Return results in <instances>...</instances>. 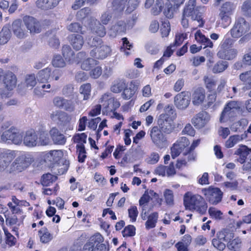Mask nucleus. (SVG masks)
Returning a JSON list of instances; mask_svg holds the SVG:
<instances>
[{"label": "nucleus", "mask_w": 251, "mask_h": 251, "mask_svg": "<svg viewBox=\"0 0 251 251\" xmlns=\"http://www.w3.org/2000/svg\"><path fill=\"white\" fill-rule=\"evenodd\" d=\"M184 205L186 209L196 210L198 213L204 214L207 209V205L204 199L199 195H192L186 193L184 196Z\"/></svg>", "instance_id": "obj_1"}, {"label": "nucleus", "mask_w": 251, "mask_h": 251, "mask_svg": "<svg viewBox=\"0 0 251 251\" xmlns=\"http://www.w3.org/2000/svg\"><path fill=\"white\" fill-rule=\"evenodd\" d=\"M34 161L32 155L29 153L23 152L16 157L7 170L10 174H16L25 170Z\"/></svg>", "instance_id": "obj_2"}, {"label": "nucleus", "mask_w": 251, "mask_h": 251, "mask_svg": "<svg viewBox=\"0 0 251 251\" xmlns=\"http://www.w3.org/2000/svg\"><path fill=\"white\" fill-rule=\"evenodd\" d=\"M196 0H189L183 9L182 13L184 16L190 18L192 21L198 23V26L202 27L204 21L203 20L202 12L203 6H196Z\"/></svg>", "instance_id": "obj_3"}, {"label": "nucleus", "mask_w": 251, "mask_h": 251, "mask_svg": "<svg viewBox=\"0 0 251 251\" xmlns=\"http://www.w3.org/2000/svg\"><path fill=\"white\" fill-rule=\"evenodd\" d=\"M241 111V103L239 101L230 100L226 103L221 114L220 121L222 123L232 121Z\"/></svg>", "instance_id": "obj_4"}, {"label": "nucleus", "mask_w": 251, "mask_h": 251, "mask_svg": "<svg viewBox=\"0 0 251 251\" xmlns=\"http://www.w3.org/2000/svg\"><path fill=\"white\" fill-rule=\"evenodd\" d=\"M23 134L14 126L4 131L1 135V139L3 142L9 143L10 142L19 145L23 142Z\"/></svg>", "instance_id": "obj_5"}, {"label": "nucleus", "mask_w": 251, "mask_h": 251, "mask_svg": "<svg viewBox=\"0 0 251 251\" xmlns=\"http://www.w3.org/2000/svg\"><path fill=\"white\" fill-rule=\"evenodd\" d=\"M250 30L249 24L243 17H238L235 20L233 26L230 30L232 37L238 38Z\"/></svg>", "instance_id": "obj_6"}, {"label": "nucleus", "mask_w": 251, "mask_h": 251, "mask_svg": "<svg viewBox=\"0 0 251 251\" xmlns=\"http://www.w3.org/2000/svg\"><path fill=\"white\" fill-rule=\"evenodd\" d=\"M235 9L234 4L230 2H226L223 4L219 9V18L222 23L226 26L229 25L231 22L230 16Z\"/></svg>", "instance_id": "obj_7"}, {"label": "nucleus", "mask_w": 251, "mask_h": 251, "mask_svg": "<svg viewBox=\"0 0 251 251\" xmlns=\"http://www.w3.org/2000/svg\"><path fill=\"white\" fill-rule=\"evenodd\" d=\"M202 191L207 200L213 205H216L222 201L223 192L218 188L209 187L203 189Z\"/></svg>", "instance_id": "obj_8"}, {"label": "nucleus", "mask_w": 251, "mask_h": 251, "mask_svg": "<svg viewBox=\"0 0 251 251\" xmlns=\"http://www.w3.org/2000/svg\"><path fill=\"white\" fill-rule=\"evenodd\" d=\"M16 157V151L6 150L0 153V172L5 170L10 165L12 161Z\"/></svg>", "instance_id": "obj_9"}, {"label": "nucleus", "mask_w": 251, "mask_h": 251, "mask_svg": "<svg viewBox=\"0 0 251 251\" xmlns=\"http://www.w3.org/2000/svg\"><path fill=\"white\" fill-rule=\"evenodd\" d=\"M190 95L188 92L183 91L174 97V104L179 109H185L190 102Z\"/></svg>", "instance_id": "obj_10"}, {"label": "nucleus", "mask_w": 251, "mask_h": 251, "mask_svg": "<svg viewBox=\"0 0 251 251\" xmlns=\"http://www.w3.org/2000/svg\"><path fill=\"white\" fill-rule=\"evenodd\" d=\"M157 124L161 130L164 133L169 134L174 130L173 121L168 114L160 115L157 120Z\"/></svg>", "instance_id": "obj_11"}, {"label": "nucleus", "mask_w": 251, "mask_h": 251, "mask_svg": "<svg viewBox=\"0 0 251 251\" xmlns=\"http://www.w3.org/2000/svg\"><path fill=\"white\" fill-rule=\"evenodd\" d=\"M23 21L30 33L35 34L41 32V24L34 17L29 16H25L23 18Z\"/></svg>", "instance_id": "obj_12"}, {"label": "nucleus", "mask_w": 251, "mask_h": 251, "mask_svg": "<svg viewBox=\"0 0 251 251\" xmlns=\"http://www.w3.org/2000/svg\"><path fill=\"white\" fill-rule=\"evenodd\" d=\"M150 136L152 142L159 148L162 147L166 141L162 131L157 126H153L150 130Z\"/></svg>", "instance_id": "obj_13"}, {"label": "nucleus", "mask_w": 251, "mask_h": 251, "mask_svg": "<svg viewBox=\"0 0 251 251\" xmlns=\"http://www.w3.org/2000/svg\"><path fill=\"white\" fill-rule=\"evenodd\" d=\"M111 51V49L109 46L103 45L92 50L90 51V54L91 56L95 58L103 59L110 55Z\"/></svg>", "instance_id": "obj_14"}, {"label": "nucleus", "mask_w": 251, "mask_h": 251, "mask_svg": "<svg viewBox=\"0 0 251 251\" xmlns=\"http://www.w3.org/2000/svg\"><path fill=\"white\" fill-rule=\"evenodd\" d=\"M89 20V25L92 32L100 37H104L106 33L105 27L93 17H90Z\"/></svg>", "instance_id": "obj_15"}, {"label": "nucleus", "mask_w": 251, "mask_h": 251, "mask_svg": "<svg viewBox=\"0 0 251 251\" xmlns=\"http://www.w3.org/2000/svg\"><path fill=\"white\" fill-rule=\"evenodd\" d=\"M50 118L53 121L60 125H66L69 123L71 119L70 116L67 113L60 110L52 111L50 113Z\"/></svg>", "instance_id": "obj_16"}, {"label": "nucleus", "mask_w": 251, "mask_h": 251, "mask_svg": "<svg viewBox=\"0 0 251 251\" xmlns=\"http://www.w3.org/2000/svg\"><path fill=\"white\" fill-rule=\"evenodd\" d=\"M210 116L208 113L201 111L197 114L192 119V123L198 128H201L208 123Z\"/></svg>", "instance_id": "obj_17"}, {"label": "nucleus", "mask_w": 251, "mask_h": 251, "mask_svg": "<svg viewBox=\"0 0 251 251\" xmlns=\"http://www.w3.org/2000/svg\"><path fill=\"white\" fill-rule=\"evenodd\" d=\"M38 136L33 130L27 131L23 137L24 144L27 147H34L38 144Z\"/></svg>", "instance_id": "obj_18"}, {"label": "nucleus", "mask_w": 251, "mask_h": 251, "mask_svg": "<svg viewBox=\"0 0 251 251\" xmlns=\"http://www.w3.org/2000/svg\"><path fill=\"white\" fill-rule=\"evenodd\" d=\"M127 3V0H109L107 3L109 11L121 12L124 10Z\"/></svg>", "instance_id": "obj_19"}, {"label": "nucleus", "mask_w": 251, "mask_h": 251, "mask_svg": "<svg viewBox=\"0 0 251 251\" xmlns=\"http://www.w3.org/2000/svg\"><path fill=\"white\" fill-rule=\"evenodd\" d=\"M12 30L14 34L19 38H24L27 35V32L24 29L20 20L14 21L12 24Z\"/></svg>", "instance_id": "obj_20"}, {"label": "nucleus", "mask_w": 251, "mask_h": 251, "mask_svg": "<svg viewBox=\"0 0 251 251\" xmlns=\"http://www.w3.org/2000/svg\"><path fill=\"white\" fill-rule=\"evenodd\" d=\"M3 81L5 88L8 90H12L16 87L17 78L11 72H8L4 75Z\"/></svg>", "instance_id": "obj_21"}, {"label": "nucleus", "mask_w": 251, "mask_h": 251, "mask_svg": "<svg viewBox=\"0 0 251 251\" xmlns=\"http://www.w3.org/2000/svg\"><path fill=\"white\" fill-rule=\"evenodd\" d=\"M68 40L73 48L76 50H80L84 44L83 37L79 34H72L70 35Z\"/></svg>", "instance_id": "obj_22"}, {"label": "nucleus", "mask_w": 251, "mask_h": 251, "mask_svg": "<svg viewBox=\"0 0 251 251\" xmlns=\"http://www.w3.org/2000/svg\"><path fill=\"white\" fill-rule=\"evenodd\" d=\"M50 135L55 144L62 145L66 142V138L56 128H53L50 130Z\"/></svg>", "instance_id": "obj_23"}, {"label": "nucleus", "mask_w": 251, "mask_h": 251, "mask_svg": "<svg viewBox=\"0 0 251 251\" xmlns=\"http://www.w3.org/2000/svg\"><path fill=\"white\" fill-rule=\"evenodd\" d=\"M238 53V51L235 49H226L225 50H219L217 53L219 58L230 60L235 58Z\"/></svg>", "instance_id": "obj_24"}, {"label": "nucleus", "mask_w": 251, "mask_h": 251, "mask_svg": "<svg viewBox=\"0 0 251 251\" xmlns=\"http://www.w3.org/2000/svg\"><path fill=\"white\" fill-rule=\"evenodd\" d=\"M234 154L239 156L237 159V161L243 164L245 162L248 158L247 156H249L251 154V149L249 150L246 146H242L235 151Z\"/></svg>", "instance_id": "obj_25"}, {"label": "nucleus", "mask_w": 251, "mask_h": 251, "mask_svg": "<svg viewBox=\"0 0 251 251\" xmlns=\"http://www.w3.org/2000/svg\"><path fill=\"white\" fill-rule=\"evenodd\" d=\"M63 156V153L61 150H53L47 153L45 157L50 162L60 164L62 159H65L62 158Z\"/></svg>", "instance_id": "obj_26"}, {"label": "nucleus", "mask_w": 251, "mask_h": 251, "mask_svg": "<svg viewBox=\"0 0 251 251\" xmlns=\"http://www.w3.org/2000/svg\"><path fill=\"white\" fill-rule=\"evenodd\" d=\"M126 29V25L124 21H119L112 26L109 31V35L115 37L117 34L124 32Z\"/></svg>", "instance_id": "obj_27"}, {"label": "nucleus", "mask_w": 251, "mask_h": 251, "mask_svg": "<svg viewBox=\"0 0 251 251\" xmlns=\"http://www.w3.org/2000/svg\"><path fill=\"white\" fill-rule=\"evenodd\" d=\"M61 0H37V6L43 10L50 9L57 6Z\"/></svg>", "instance_id": "obj_28"}, {"label": "nucleus", "mask_w": 251, "mask_h": 251, "mask_svg": "<svg viewBox=\"0 0 251 251\" xmlns=\"http://www.w3.org/2000/svg\"><path fill=\"white\" fill-rule=\"evenodd\" d=\"M205 91L203 89H197L192 96V102L195 105H199L205 99Z\"/></svg>", "instance_id": "obj_29"}, {"label": "nucleus", "mask_w": 251, "mask_h": 251, "mask_svg": "<svg viewBox=\"0 0 251 251\" xmlns=\"http://www.w3.org/2000/svg\"><path fill=\"white\" fill-rule=\"evenodd\" d=\"M106 111L114 112L120 106V102L114 98H110L105 100L102 104Z\"/></svg>", "instance_id": "obj_30"}, {"label": "nucleus", "mask_w": 251, "mask_h": 251, "mask_svg": "<svg viewBox=\"0 0 251 251\" xmlns=\"http://www.w3.org/2000/svg\"><path fill=\"white\" fill-rule=\"evenodd\" d=\"M195 37L196 41L202 45H204L205 47H208L212 48L213 44L210 39L206 37L200 31H197L195 34Z\"/></svg>", "instance_id": "obj_31"}, {"label": "nucleus", "mask_w": 251, "mask_h": 251, "mask_svg": "<svg viewBox=\"0 0 251 251\" xmlns=\"http://www.w3.org/2000/svg\"><path fill=\"white\" fill-rule=\"evenodd\" d=\"M51 72V69L49 67L40 70L37 74V80L41 83L48 81L50 78Z\"/></svg>", "instance_id": "obj_32"}, {"label": "nucleus", "mask_w": 251, "mask_h": 251, "mask_svg": "<svg viewBox=\"0 0 251 251\" xmlns=\"http://www.w3.org/2000/svg\"><path fill=\"white\" fill-rule=\"evenodd\" d=\"M168 4V0H156L154 6L151 10L152 13L154 15L159 14L164 6L166 7Z\"/></svg>", "instance_id": "obj_33"}, {"label": "nucleus", "mask_w": 251, "mask_h": 251, "mask_svg": "<svg viewBox=\"0 0 251 251\" xmlns=\"http://www.w3.org/2000/svg\"><path fill=\"white\" fill-rule=\"evenodd\" d=\"M239 77L240 80L245 85L247 89L251 88V71L241 73Z\"/></svg>", "instance_id": "obj_34"}, {"label": "nucleus", "mask_w": 251, "mask_h": 251, "mask_svg": "<svg viewBox=\"0 0 251 251\" xmlns=\"http://www.w3.org/2000/svg\"><path fill=\"white\" fill-rule=\"evenodd\" d=\"M126 87L125 80L118 79L115 80L111 87V90L115 93L121 92Z\"/></svg>", "instance_id": "obj_35"}, {"label": "nucleus", "mask_w": 251, "mask_h": 251, "mask_svg": "<svg viewBox=\"0 0 251 251\" xmlns=\"http://www.w3.org/2000/svg\"><path fill=\"white\" fill-rule=\"evenodd\" d=\"M11 37V32L9 29L4 26L0 32V45L6 44Z\"/></svg>", "instance_id": "obj_36"}, {"label": "nucleus", "mask_w": 251, "mask_h": 251, "mask_svg": "<svg viewBox=\"0 0 251 251\" xmlns=\"http://www.w3.org/2000/svg\"><path fill=\"white\" fill-rule=\"evenodd\" d=\"M99 63V61L92 58H88L81 63V68L84 70H89Z\"/></svg>", "instance_id": "obj_37"}, {"label": "nucleus", "mask_w": 251, "mask_h": 251, "mask_svg": "<svg viewBox=\"0 0 251 251\" xmlns=\"http://www.w3.org/2000/svg\"><path fill=\"white\" fill-rule=\"evenodd\" d=\"M91 14V8L89 7H85L81 9L77 12L76 17L79 21H83L86 18H89Z\"/></svg>", "instance_id": "obj_38"}, {"label": "nucleus", "mask_w": 251, "mask_h": 251, "mask_svg": "<svg viewBox=\"0 0 251 251\" xmlns=\"http://www.w3.org/2000/svg\"><path fill=\"white\" fill-rule=\"evenodd\" d=\"M40 241L43 243L49 242L52 238L51 235L46 227L42 228L39 231Z\"/></svg>", "instance_id": "obj_39"}, {"label": "nucleus", "mask_w": 251, "mask_h": 251, "mask_svg": "<svg viewBox=\"0 0 251 251\" xmlns=\"http://www.w3.org/2000/svg\"><path fill=\"white\" fill-rule=\"evenodd\" d=\"M62 53L66 60L71 61L74 59L75 52L69 45H64L62 47Z\"/></svg>", "instance_id": "obj_40"}, {"label": "nucleus", "mask_w": 251, "mask_h": 251, "mask_svg": "<svg viewBox=\"0 0 251 251\" xmlns=\"http://www.w3.org/2000/svg\"><path fill=\"white\" fill-rule=\"evenodd\" d=\"M228 63L226 61H219L213 66L212 71L214 73H220L224 71L228 67Z\"/></svg>", "instance_id": "obj_41"}, {"label": "nucleus", "mask_w": 251, "mask_h": 251, "mask_svg": "<svg viewBox=\"0 0 251 251\" xmlns=\"http://www.w3.org/2000/svg\"><path fill=\"white\" fill-rule=\"evenodd\" d=\"M57 179V176L48 173L43 175L42 177L41 183L44 186H48Z\"/></svg>", "instance_id": "obj_42"}, {"label": "nucleus", "mask_w": 251, "mask_h": 251, "mask_svg": "<svg viewBox=\"0 0 251 251\" xmlns=\"http://www.w3.org/2000/svg\"><path fill=\"white\" fill-rule=\"evenodd\" d=\"M91 90V84L90 83H85L82 85L80 87V93L83 95V100H88L90 96Z\"/></svg>", "instance_id": "obj_43"}, {"label": "nucleus", "mask_w": 251, "mask_h": 251, "mask_svg": "<svg viewBox=\"0 0 251 251\" xmlns=\"http://www.w3.org/2000/svg\"><path fill=\"white\" fill-rule=\"evenodd\" d=\"M69 165L70 163L69 160L62 159L60 161V163L58 164L57 168L58 173L57 175H61L66 173L68 170Z\"/></svg>", "instance_id": "obj_44"}, {"label": "nucleus", "mask_w": 251, "mask_h": 251, "mask_svg": "<svg viewBox=\"0 0 251 251\" xmlns=\"http://www.w3.org/2000/svg\"><path fill=\"white\" fill-rule=\"evenodd\" d=\"M52 65L57 68H63L65 66L66 63L60 55H55L52 60Z\"/></svg>", "instance_id": "obj_45"}, {"label": "nucleus", "mask_w": 251, "mask_h": 251, "mask_svg": "<svg viewBox=\"0 0 251 251\" xmlns=\"http://www.w3.org/2000/svg\"><path fill=\"white\" fill-rule=\"evenodd\" d=\"M171 30L170 23L168 20H166L162 22L160 27V32L162 37H167Z\"/></svg>", "instance_id": "obj_46"}, {"label": "nucleus", "mask_w": 251, "mask_h": 251, "mask_svg": "<svg viewBox=\"0 0 251 251\" xmlns=\"http://www.w3.org/2000/svg\"><path fill=\"white\" fill-rule=\"evenodd\" d=\"M233 40L229 37L224 38L220 45L219 50L229 49L233 44Z\"/></svg>", "instance_id": "obj_47"}, {"label": "nucleus", "mask_w": 251, "mask_h": 251, "mask_svg": "<svg viewBox=\"0 0 251 251\" xmlns=\"http://www.w3.org/2000/svg\"><path fill=\"white\" fill-rule=\"evenodd\" d=\"M25 82L27 87L32 89L36 84V79L34 74L27 75L25 76Z\"/></svg>", "instance_id": "obj_48"}, {"label": "nucleus", "mask_w": 251, "mask_h": 251, "mask_svg": "<svg viewBox=\"0 0 251 251\" xmlns=\"http://www.w3.org/2000/svg\"><path fill=\"white\" fill-rule=\"evenodd\" d=\"M74 88L73 84H68L65 85L62 90V93L67 97L74 96Z\"/></svg>", "instance_id": "obj_49"}, {"label": "nucleus", "mask_w": 251, "mask_h": 251, "mask_svg": "<svg viewBox=\"0 0 251 251\" xmlns=\"http://www.w3.org/2000/svg\"><path fill=\"white\" fill-rule=\"evenodd\" d=\"M241 240L239 238L234 239L230 241H229L227 244V246L230 250H233L235 251H238L240 248L241 245Z\"/></svg>", "instance_id": "obj_50"}, {"label": "nucleus", "mask_w": 251, "mask_h": 251, "mask_svg": "<svg viewBox=\"0 0 251 251\" xmlns=\"http://www.w3.org/2000/svg\"><path fill=\"white\" fill-rule=\"evenodd\" d=\"M241 9L244 15L251 16V0L244 1L241 6Z\"/></svg>", "instance_id": "obj_51"}, {"label": "nucleus", "mask_w": 251, "mask_h": 251, "mask_svg": "<svg viewBox=\"0 0 251 251\" xmlns=\"http://www.w3.org/2000/svg\"><path fill=\"white\" fill-rule=\"evenodd\" d=\"M67 29L71 32L80 33L83 34L84 33L82 31V26L77 23H72L67 26Z\"/></svg>", "instance_id": "obj_52"}, {"label": "nucleus", "mask_w": 251, "mask_h": 251, "mask_svg": "<svg viewBox=\"0 0 251 251\" xmlns=\"http://www.w3.org/2000/svg\"><path fill=\"white\" fill-rule=\"evenodd\" d=\"M140 0H129L128 1H127V9L126 11L127 13H131L133 10H134L138 6Z\"/></svg>", "instance_id": "obj_53"}, {"label": "nucleus", "mask_w": 251, "mask_h": 251, "mask_svg": "<svg viewBox=\"0 0 251 251\" xmlns=\"http://www.w3.org/2000/svg\"><path fill=\"white\" fill-rule=\"evenodd\" d=\"M122 234L124 237L133 236L135 234V227L132 225H129L125 227Z\"/></svg>", "instance_id": "obj_54"}, {"label": "nucleus", "mask_w": 251, "mask_h": 251, "mask_svg": "<svg viewBox=\"0 0 251 251\" xmlns=\"http://www.w3.org/2000/svg\"><path fill=\"white\" fill-rule=\"evenodd\" d=\"M203 79L206 88L210 91L213 90L216 85L214 79L207 76H205Z\"/></svg>", "instance_id": "obj_55"}, {"label": "nucleus", "mask_w": 251, "mask_h": 251, "mask_svg": "<svg viewBox=\"0 0 251 251\" xmlns=\"http://www.w3.org/2000/svg\"><path fill=\"white\" fill-rule=\"evenodd\" d=\"M165 7H167V9H165L164 11L165 16L168 18H172L174 16V12L177 10V8H175L173 5L168 4Z\"/></svg>", "instance_id": "obj_56"}, {"label": "nucleus", "mask_w": 251, "mask_h": 251, "mask_svg": "<svg viewBox=\"0 0 251 251\" xmlns=\"http://www.w3.org/2000/svg\"><path fill=\"white\" fill-rule=\"evenodd\" d=\"M62 109L67 112H72L75 110V104L73 101L66 99Z\"/></svg>", "instance_id": "obj_57"}, {"label": "nucleus", "mask_w": 251, "mask_h": 251, "mask_svg": "<svg viewBox=\"0 0 251 251\" xmlns=\"http://www.w3.org/2000/svg\"><path fill=\"white\" fill-rule=\"evenodd\" d=\"M73 139L75 143L84 145L86 143L87 135L84 133L77 134L74 136Z\"/></svg>", "instance_id": "obj_58"}, {"label": "nucleus", "mask_w": 251, "mask_h": 251, "mask_svg": "<svg viewBox=\"0 0 251 251\" xmlns=\"http://www.w3.org/2000/svg\"><path fill=\"white\" fill-rule=\"evenodd\" d=\"M239 135H233L230 136L229 138L226 142L225 146L226 148H230L233 147L239 140Z\"/></svg>", "instance_id": "obj_59"}, {"label": "nucleus", "mask_w": 251, "mask_h": 251, "mask_svg": "<svg viewBox=\"0 0 251 251\" xmlns=\"http://www.w3.org/2000/svg\"><path fill=\"white\" fill-rule=\"evenodd\" d=\"M208 213L210 216L215 219H221L223 213L221 211L217 210L214 207H210L208 209Z\"/></svg>", "instance_id": "obj_60"}, {"label": "nucleus", "mask_w": 251, "mask_h": 251, "mask_svg": "<svg viewBox=\"0 0 251 251\" xmlns=\"http://www.w3.org/2000/svg\"><path fill=\"white\" fill-rule=\"evenodd\" d=\"M166 202L169 205H172L174 203V195L172 190L167 189L164 193Z\"/></svg>", "instance_id": "obj_61"}, {"label": "nucleus", "mask_w": 251, "mask_h": 251, "mask_svg": "<svg viewBox=\"0 0 251 251\" xmlns=\"http://www.w3.org/2000/svg\"><path fill=\"white\" fill-rule=\"evenodd\" d=\"M248 124V121L246 118H242L236 123H234L231 126V129L235 131H237V128L240 126L243 127L247 126Z\"/></svg>", "instance_id": "obj_62"}, {"label": "nucleus", "mask_w": 251, "mask_h": 251, "mask_svg": "<svg viewBox=\"0 0 251 251\" xmlns=\"http://www.w3.org/2000/svg\"><path fill=\"white\" fill-rule=\"evenodd\" d=\"M135 91L131 88H126L124 89V91L122 94V97L125 100L130 99L134 94Z\"/></svg>", "instance_id": "obj_63"}, {"label": "nucleus", "mask_w": 251, "mask_h": 251, "mask_svg": "<svg viewBox=\"0 0 251 251\" xmlns=\"http://www.w3.org/2000/svg\"><path fill=\"white\" fill-rule=\"evenodd\" d=\"M66 99L62 97L57 96L53 98V103L56 107L62 109Z\"/></svg>", "instance_id": "obj_64"}]
</instances>
